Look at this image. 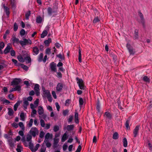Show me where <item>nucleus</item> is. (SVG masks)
I'll use <instances>...</instances> for the list:
<instances>
[{"instance_id": "nucleus-48", "label": "nucleus", "mask_w": 152, "mask_h": 152, "mask_svg": "<svg viewBox=\"0 0 152 152\" xmlns=\"http://www.w3.org/2000/svg\"><path fill=\"white\" fill-rule=\"evenodd\" d=\"M33 121V119L31 118L30 119L29 123L27 124V125L28 127H30L32 126Z\"/></svg>"}, {"instance_id": "nucleus-27", "label": "nucleus", "mask_w": 152, "mask_h": 152, "mask_svg": "<svg viewBox=\"0 0 152 152\" xmlns=\"http://www.w3.org/2000/svg\"><path fill=\"white\" fill-rule=\"evenodd\" d=\"M100 21V18L98 16L95 17L93 21V23L94 24H96L97 23H99Z\"/></svg>"}, {"instance_id": "nucleus-37", "label": "nucleus", "mask_w": 152, "mask_h": 152, "mask_svg": "<svg viewBox=\"0 0 152 152\" xmlns=\"http://www.w3.org/2000/svg\"><path fill=\"white\" fill-rule=\"evenodd\" d=\"M46 150V148L44 145V143H43L41 147L40 152H45Z\"/></svg>"}, {"instance_id": "nucleus-45", "label": "nucleus", "mask_w": 152, "mask_h": 152, "mask_svg": "<svg viewBox=\"0 0 152 152\" xmlns=\"http://www.w3.org/2000/svg\"><path fill=\"white\" fill-rule=\"evenodd\" d=\"M20 117L21 120L23 121L25 120V115L23 112H22L21 113Z\"/></svg>"}, {"instance_id": "nucleus-62", "label": "nucleus", "mask_w": 152, "mask_h": 152, "mask_svg": "<svg viewBox=\"0 0 152 152\" xmlns=\"http://www.w3.org/2000/svg\"><path fill=\"white\" fill-rule=\"evenodd\" d=\"M1 101L3 102V104L7 103V104H9L10 103L9 101L6 99H2L1 100Z\"/></svg>"}, {"instance_id": "nucleus-63", "label": "nucleus", "mask_w": 152, "mask_h": 152, "mask_svg": "<svg viewBox=\"0 0 152 152\" xmlns=\"http://www.w3.org/2000/svg\"><path fill=\"white\" fill-rule=\"evenodd\" d=\"M68 147V146L65 143L63 145V150L64 151H65L66 150Z\"/></svg>"}, {"instance_id": "nucleus-32", "label": "nucleus", "mask_w": 152, "mask_h": 152, "mask_svg": "<svg viewBox=\"0 0 152 152\" xmlns=\"http://www.w3.org/2000/svg\"><path fill=\"white\" fill-rule=\"evenodd\" d=\"M8 115L10 116L13 115L14 113L13 110L12 108H8Z\"/></svg>"}, {"instance_id": "nucleus-35", "label": "nucleus", "mask_w": 152, "mask_h": 152, "mask_svg": "<svg viewBox=\"0 0 152 152\" xmlns=\"http://www.w3.org/2000/svg\"><path fill=\"white\" fill-rule=\"evenodd\" d=\"M29 148L31 150L32 152H33L34 149V144L31 142H29Z\"/></svg>"}, {"instance_id": "nucleus-34", "label": "nucleus", "mask_w": 152, "mask_h": 152, "mask_svg": "<svg viewBox=\"0 0 152 152\" xmlns=\"http://www.w3.org/2000/svg\"><path fill=\"white\" fill-rule=\"evenodd\" d=\"M18 65H20L19 66H20L22 68L26 71H27L28 69V67L23 64H19Z\"/></svg>"}, {"instance_id": "nucleus-30", "label": "nucleus", "mask_w": 152, "mask_h": 152, "mask_svg": "<svg viewBox=\"0 0 152 152\" xmlns=\"http://www.w3.org/2000/svg\"><path fill=\"white\" fill-rule=\"evenodd\" d=\"M20 101H18L17 103H16L14 105V110L15 111H16L17 110V109L19 106V105L20 104Z\"/></svg>"}, {"instance_id": "nucleus-31", "label": "nucleus", "mask_w": 152, "mask_h": 152, "mask_svg": "<svg viewBox=\"0 0 152 152\" xmlns=\"http://www.w3.org/2000/svg\"><path fill=\"white\" fill-rule=\"evenodd\" d=\"M43 92L44 96L45 97H47L50 95V91L48 90H43Z\"/></svg>"}, {"instance_id": "nucleus-26", "label": "nucleus", "mask_w": 152, "mask_h": 152, "mask_svg": "<svg viewBox=\"0 0 152 152\" xmlns=\"http://www.w3.org/2000/svg\"><path fill=\"white\" fill-rule=\"evenodd\" d=\"M23 106L24 108L26 109L27 107V106L29 104V103L28 101L26 99H23Z\"/></svg>"}, {"instance_id": "nucleus-54", "label": "nucleus", "mask_w": 152, "mask_h": 152, "mask_svg": "<svg viewBox=\"0 0 152 152\" xmlns=\"http://www.w3.org/2000/svg\"><path fill=\"white\" fill-rule=\"evenodd\" d=\"M56 56L61 60L64 59V57L63 56L61 53H59L56 55Z\"/></svg>"}, {"instance_id": "nucleus-43", "label": "nucleus", "mask_w": 152, "mask_h": 152, "mask_svg": "<svg viewBox=\"0 0 152 152\" xmlns=\"http://www.w3.org/2000/svg\"><path fill=\"white\" fill-rule=\"evenodd\" d=\"M59 129V127L57 125H55L53 127V130L55 132H58Z\"/></svg>"}, {"instance_id": "nucleus-16", "label": "nucleus", "mask_w": 152, "mask_h": 152, "mask_svg": "<svg viewBox=\"0 0 152 152\" xmlns=\"http://www.w3.org/2000/svg\"><path fill=\"white\" fill-rule=\"evenodd\" d=\"M44 112L43 108L42 106L38 107V113L39 115H41L43 114Z\"/></svg>"}, {"instance_id": "nucleus-14", "label": "nucleus", "mask_w": 152, "mask_h": 152, "mask_svg": "<svg viewBox=\"0 0 152 152\" xmlns=\"http://www.w3.org/2000/svg\"><path fill=\"white\" fill-rule=\"evenodd\" d=\"M59 140L58 138H54V142L53 145V147L54 148H55L58 146V144L59 142Z\"/></svg>"}, {"instance_id": "nucleus-50", "label": "nucleus", "mask_w": 152, "mask_h": 152, "mask_svg": "<svg viewBox=\"0 0 152 152\" xmlns=\"http://www.w3.org/2000/svg\"><path fill=\"white\" fill-rule=\"evenodd\" d=\"M17 148L16 149V151L17 152H21V148H22V147L18 145L17 146Z\"/></svg>"}, {"instance_id": "nucleus-64", "label": "nucleus", "mask_w": 152, "mask_h": 152, "mask_svg": "<svg viewBox=\"0 0 152 152\" xmlns=\"http://www.w3.org/2000/svg\"><path fill=\"white\" fill-rule=\"evenodd\" d=\"M51 52V50L50 49L48 48L45 50V53L47 54H50Z\"/></svg>"}, {"instance_id": "nucleus-4", "label": "nucleus", "mask_w": 152, "mask_h": 152, "mask_svg": "<svg viewBox=\"0 0 152 152\" xmlns=\"http://www.w3.org/2000/svg\"><path fill=\"white\" fill-rule=\"evenodd\" d=\"M21 80L20 78H15L11 82V86L18 85L21 83Z\"/></svg>"}, {"instance_id": "nucleus-25", "label": "nucleus", "mask_w": 152, "mask_h": 152, "mask_svg": "<svg viewBox=\"0 0 152 152\" xmlns=\"http://www.w3.org/2000/svg\"><path fill=\"white\" fill-rule=\"evenodd\" d=\"M142 80L144 82L146 83H149L150 82L149 78L146 76H144L142 77Z\"/></svg>"}, {"instance_id": "nucleus-49", "label": "nucleus", "mask_w": 152, "mask_h": 152, "mask_svg": "<svg viewBox=\"0 0 152 152\" xmlns=\"http://www.w3.org/2000/svg\"><path fill=\"white\" fill-rule=\"evenodd\" d=\"M39 85L37 84H36L34 86V89L35 91H39Z\"/></svg>"}, {"instance_id": "nucleus-59", "label": "nucleus", "mask_w": 152, "mask_h": 152, "mask_svg": "<svg viewBox=\"0 0 152 152\" xmlns=\"http://www.w3.org/2000/svg\"><path fill=\"white\" fill-rule=\"evenodd\" d=\"M25 33V31L24 29H22L20 31V34L21 36H24Z\"/></svg>"}, {"instance_id": "nucleus-3", "label": "nucleus", "mask_w": 152, "mask_h": 152, "mask_svg": "<svg viewBox=\"0 0 152 152\" xmlns=\"http://www.w3.org/2000/svg\"><path fill=\"white\" fill-rule=\"evenodd\" d=\"M126 47L130 55L134 54L135 53L134 50L133 48V47L131 46L130 44L127 43L126 45Z\"/></svg>"}, {"instance_id": "nucleus-29", "label": "nucleus", "mask_w": 152, "mask_h": 152, "mask_svg": "<svg viewBox=\"0 0 152 152\" xmlns=\"http://www.w3.org/2000/svg\"><path fill=\"white\" fill-rule=\"evenodd\" d=\"M96 109L98 113L100 112V106L99 101V100L97 101V102Z\"/></svg>"}, {"instance_id": "nucleus-20", "label": "nucleus", "mask_w": 152, "mask_h": 152, "mask_svg": "<svg viewBox=\"0 0 152 152\" xmlns=\"http://www.w3.org/2000/svg\"><path fill=\"white\" fill-rule=\"evenodd\" d=\"M68 136L67 135L66 133H64L61 139V141L62 142H65L68 138Z\"/></svg>"}, {"instance_id": "nucleus-18", "label": "nucleus", "mask_w": 152, "mask_h": 152, "mask_svg": "<svg viewBox=\"0 0 152 152\" xmlns=\"http://www.w3.org/2000/svg\"><path fill=\"white\" fill-rule=\"evenodd\" d=\"M26 60V63H29L31 62V59L30 56L29 54H27L26 56L25 57V61Z\"/></svg>"}, {"instance_id": "nucleus-17", "label": "nucleus", "mask_w": 152, "mask_h": 152, "mask_svg": "<svg viewBox=\"0 0 152 152\" xmlns=\"http://www.w3.org/2000/svg\"><path fill=\"white\" fill-rule=\"evenodd\" d=\"M9 144L10 147L12 148L14 146V142L13 139H10L8 140Z\"/></svg>"}, {"instance_id": "nucleus-41", "label": "nucleus", "mask_w": 152, "mask_h": 152, "mask_svg": "<svg viewBox=\"0 0 152 152\" xmlns=\"http://www.w3.org/2000/svg\"><path fill=\"white\" fill-rule=\"evenodd\" d=\"M42 19L40 16L37 17L36 19V22L39 23H41L42 21Z\"/></svg>"}, {"instance_id": "nucleus-22", "label": "nucleus", "mask_w": 152, "mask_h": 152, "mask_svg": "<svg viewBox=\"0 0 152 152\" xmlns=\"http://www.w3.org/2000/svg\"><path fill=\"white\" fill-rule=\"evenodd\" d=\"M52 40L51 38H49L48 39L45 40L44 43L47 47H48L49 46L50 43L51 42Z\"/></svg>"}, {"instance_id": "nucleus-10", "label": "nucleus", "mask_w": 152, "mask_h": 152, "mask_svg": "<svg viewBox=\"0 0 152 152\" xmlns=\"http://www.w3.org/2000/svg\"><path fill=\"white\" fill-rule=\"evenodd\" d=\"M3 7L4 10V11L5 12L6 15L9 17L10 14V9L7 7L5 6V4L3 5Z\"/></svg>"}, {"instance_id": "nucleus-5", "label": "nucleus", "mask_w": 152, "mask_h": 152, "mask_svg": "<svg viewBox=\"0 0 152 152\" xmlns=\"http://www.w3.org/2000/svg\"><path fill=\"white\" fill-rule=\"evenodd\" d=\"M140 125H137L133 130V134L134 137H136L138 134L140 128Z\"/></svg>"}, {"instance_id": "nucleus-39", "label": "nucleus", "mask_w": 152, "mask_h": 152, "mask_svg": "<svg viewBox=\"0 0 152 152\" xmlns=\"http://www.w3.org/2000/svg\"><path fill=\"white\" fill-rule=\"evenodd\" d=\"M118 134L117 132H115L114 133L113 136V139L116 140L118 139Z\"/></svg>"}, {"instance_id": "nucleus-21", "label": "nucleus", "mask_w": 152, "mask_h": 152, "mask_svg": "<svg viewBox=\"0 0 152 152\" xmlns=\"http://www.w3.org/2000/svg\"><path fill=\"white\" fill-rule=\"evenodd\" d=\"M104 115L106 117L107 119L110 120L112 118L111 115L108 112H106L105 113Z\"/></svg>"}, {"instance_id": "nucleus-57", "label": "nucleus", "mask_w": 152, "mask_h": 152, "mask_svg": "<svg viewBox=\"0 0 152 152\" xmlns=\"http://www.w3.org/2000/svg\"><path fill=\"white\" fill-rule=\"evenodd\" d=\"M56 72L57 74L56 77L58 78H61L62 77V74L61 72Z\"/></svg>"}, {"instance_id": "nucleus-7", "label": "nucleus", "mask_w": 152, "mask_h": 152, "mask_svg": "<svg viewBox=\"0 0 152 152\" xmlns=\"http://www.w3.org/2000/svg\"><path fill=\"white\" fill-rule=\"evenodd\" d=\"M50 66L51 71L57 72L56 64L54 62H52L50 64Z\"/></svg>"}, {"instance_id": "nucleus-9", "label": "nucleus", "mask_w": 152, "mask_h": 152, "mask_svg": "<svg viewBox=\"0 0 152 152\" xmlns=\"http://www.w3.org/2000/svg\"><path fill=\"white\" fill-rule=\"evenodd\" d=\"M63 88V84L61 83H58L56 87V91L58 92H61Z\"/></svg>"}, {"instance_id": "nucleus-61", "label": "nucleus", "mask_w": 152, "mask_h": 152, "mask_svg": "<svg viewBox=\"0 0 152 152\" xmlns=\"http://www.w3.org/2000/svg\"><path fill=\"white\" fill-rule=\"evenodd\" d=\"M19 126L21 128L22 130L24 129V125L22 122H20L19 123Z\"/></svg>"}, {"instance_id": "nucleus-53", "label": "nucleus", "mask_w": 152, "mask_h": 152, "mask_svg": "<svg viewBox=\"0 0 152 152\" xmlns=\"http://www.w3.org/2000/svg\"><path fill=\"white\" fill-rule=\"evenodd\" d=\"M79 104L80 106H82L83 104L84 101L83 98H79Z\"/></svg>"}, {"instance_id": "nucleus-13", "label": "nucleus", "mask_w": 152, "mask_h": 152, "mask_svg": "<svg viewBox=\"0 0 152 152\" xmlns=\"http://www.w3.org/2000/svg\"><path fill=\"white\" fill-rule=\"evenodd\" d=\"M19 43L22 46L28 44V40L26 39H23V41L20 40Z\"/></svg>"}, {"instance_id": "nucleus-38", "label": "nucleus", "mask_w": 152, "mask_h": 152, "mask_svg": "<svg viewBox=\"0 0 152 152\" xmlns=\"http://www.w3.org/2000/svg\"><path fill=\"white\" fill-rule=\"evenodd\" d=\"M123 146L124 147H126L127 145V141L126 138L125 137L123 140Z\"/></svg>"}, {"instance_id": "nucleus-55", "label": "nucleus", "mask_w": 152, "mask_h": 152, "mask_svg": "<svg viewBox=\"0 0 152 152\" xmlns=\"http://www.w3.org/2000/svg\"><path fill=\"white\" fill-rule=\"evenodd\" d=\"M40 123L41 126L43 127L45 126V123L44 120L42 119H41L40 120Z\"/></svg>"}, {"instance_id": "nucleus-60", "label": "nucleus", "mask_w": 152, "mask_h": 152, "mask_svg": "<svg viewBox=\"0 0 152 152\" xmlns=\"http://www.w3.org/2000/svg\"><path fill=\"white\" fill-rule=\"evenodd\" d=\"M45 134V133L43 131H42L40 132L39 134V137L41 138H43Z\"/></svg>"}, {"instance_id": "nucleus-11", "label": "nucleus", "mask_w": 152, "mask_h": 152, "mask_svg": "<svg viewBox=\"0 0 152 152\" xmlns=\"http://www.w3.org/2000/svg\"><path fill=\"white\" fill-rule=\"evenodd\" d=\"M53 6L52 8L53 10V12H54L55 14H57L58 12V4L56 3H55L53 4Z\"/></svg>"}, {"instance_id": "nucleus-2", "label": "nucleus", "mask_w": 152, "mask_h": 152, "mask_svg": "<svg viewBox=\"0 0 152 152\" xmlns=\"http://www.w3.org/2000/svg\"><path fill=\"white\" fill-rule=\"evenodd\" d=\"M29 133L34 137H35L36 135L38 134L39 130L36 127H32L29 131Z\"/></svg>"}, {"instance_id": "nucleus-28", "label": "nucleus", "mask_w": 152, "mask_h": 152, "mask_svg": "<svg viewBox=\"0 0 152 152\" xmlns=\"http://www.w3.org/2000/svg\"><path fill=\"white\" fill-rule=\"evenodd\" d=\"M48 31L46 30H44L41 34V37L42 38H44L48 34Z\"/></svg>"}, {"instance_id": "nucleus-33", "label": "nucleus", "mask_w": 152, "mask_h": 152, "mask_svg": "<svg viewBox=\"0 0 152 152\" xmlns=\"http://www.w3.org/2000/svg\"><path fill=\"white\" fill-rule=\"evenodd\" d=\"M17 58L19 61L22 63L25 62V58H23L21 55H19L17 56Z\"/></svg>"}, {"instance_id": "nucleus-47", "label": "nucleus", "mask_w": 152, "mask_h": 152, "mask_svg": "<svg viewBox=\"0 0 152 152\" xmlns=\"http://www.w3.org/2000/svg\"><path fill=\"white\" fill-rule=\"evenodd\" d=\"M31 12L29 11L28 12H26L25 14V17L26 20H28L29 17L31 15Z\"/></svg>"}, {"instance_id": "nucleus-36", "label": "nucleus", "mask_w": 152, "mask_h": 152, "mask_svg": "<svg viewBox=\"0 0 152 152\" xmlns=\"http://www.w3.org/2000/svg\"><path fill=\"white\" fill-rule=\"evenodd\" d=\"M79 56H78V60L81 63L82 62L81 60V51L80 49H79Z\"/></svg>"}, {"instance_id": "nucleus-52", "label": "nucleus", "mask_w": 152, "mask_h": 152, "mask_svg": "<svg viewBox=\"0 0 152 152\" xmlns=\"http://www.w3.org/2000/svg\"><path fill=\"white\" fill-rule=\"evenodd\" d=\"M69 110H64L63 112V115L64 116H66L68 113Z\"/></svg>"}, {"instance_id": "nucleus-40", "label": "nucleus", "mask_w": 152, "mask_h": 152, "mask_svg": "<svg viewBox=\"0 0 152 152\" xmlns=\"http://www.w3.org/2000/svg\"><path fill=\"white\" fill-rule=\"evenodd\" d=\"M14 88L15 91H20L21 90V86L20 85H16Z\"/></svg>"}, {"instance_id": "nucleus-8", "label": "nucleus", "mask_w": 152, "mask_h": 152, "mask_svg": "<svg viewBox=\"0 0 152 152\" xmlns=\"http://www.w3.org/2000/svg\"><path fill=\"white\" fill-rule=\"evenodd\" d=\"M10 43H8L7 46L5 48L4 50V53L6 54L10 52L11 50L12 49V47L10 45Z\"/></svg>"}, {"instance_id": "nucleus-23", "label": "nucleus", "mask_w": 152, "mask_h": 152, "mask_svg": "<svg viewBox=\"0 0 152 152\" xmlns=\"http://www.w3.org/2000/svg\"><path fill=\"white\" fill-rule=\"evenodd\" d=\"M138 30L137 29H136L134 31V39L135 40L137 39L138 38Z\"/></svg>"}, {"instance_id": "nucleus-15", "label": "nucleus", "mask_w": 152, "mask_h": 152, "mask_svg": "<svg viewBox=\"0 0 152 152\" xmlns=\"http://www.w3.org/2000/svg\"><path fill=\"white\" fill-rule=\"evenodd\" d=\"M74 127L75 126L73 124L68 125L66 126V129L68 132H71L73 130Z\"/></svg>"}, {"instance_id": "nucleus-6", "label": "nucleus", "mask_w": 152, "mask_h": 152, "mask_svg": "<svg viewBox=\"0 0 152 152\" xmlns=\"http://www.w3.org/2000/svg\"><path fill=\"white\" fill-rule=\"evenodd\" d=\"M138 15L140 18L141 23L143 27L144 28H145V26L143 15L140 11L138 12Z\"/></svg>"}, {"instance_id": "nucleus-1", "label": "nucleus", "mask_w": 152, "mask_h": 152, "mask_svg": "<svg viewBox=\"0 0 152 152\" xmlns=\"http://www.w3.org/2000/svg\"><path fill=\"white\" fill-rule=\"evenodd\" d=\"M76 80L79 88L81 90H85L86 87L84 84L83 80L77 77L76 78Z\"/></svg>"}, {"instance_id": "nucleus-58", "label": "nucleus", "mask_w": 152, "mask_h": 152, "mask_svg": "<svg viewBox=\"0 0 152 152\" xmlns=\"http://www.w3.org/2000/svg\"><path fill=\"white\" fill-rule=\"evenodd\" d=\"M18 26L17 23H15L13 26V30L14 31H17L18 30Z\"/></svg>"}, {"instance_id": "nucleus-42", "label": "nucleus", "mask_w": 152, "mask_h": 152, "mask_svg": "<svg viewBox=\"0 0 152 152\" xmlns=\"http://www.w3.org/2000/svg\"><path fill=\"white\" fill-rule=\"evenodd\" d=\"M32 137L31 135L28 134L26 137V140L27 142H32Z\"/></svg>"}, {"instance_id": "nucleus-19", "label": "nucleus", "mask_w": 152, "mask_h": 152, "mask_svg": "<svg viewBox=\"0 0 152 152\" xmlns=\"http://www.w3.org/2000/svg\"><path fill=\"white\" fill-rule=\"evenodd\" d=\"M48 14L49 16H51L52 13H55V12H53V9L50 7H48L47 9Z\"/></svg>"}, {"instance_id": "nucleus-51", "label": "nucleus", "mask_w": 152, "mask_h": 152, "mask_svg": "<svg viewBox=\"0 0 152 152\" xmlns=\"http://www.w3.org/2000/svg\"><path fill=\"white\" fill-rule=\"evenodd\" d=\"M12 61L13 63H14V64L16 66H20V65H18V64L20 63H18V61L16 60L15 59H12Z\"/></svg>"}, {"instance_id": "nucleus-46", "label": "nucleus", "mask_w": 152, "mask_h": 152, "mask_svg": "<svg viewBox=\"0 0 152 152\" xmlns=\"http://www.w3.org/2000/svg\"><path fill=\"white\" fill-rule=\"evenodd\" d=\"M73 118V116L72 115H70L69 116V118L67 120L68 122L69 123H70L72 122Z\"/></svg>"}, {"instance_id": "nucleus-12", "label": "nucleus", "mask_w": 152, "mask_h": 152, "mask_svg": "<svg viewBox=\"0 0 152 152\" xmlns=\"http://www.w3.org/2000/svg\"><path fill=\"white\" fill-rule=\"evenodd\" d=\"M33 55H37L39 53V50L37 46L33 47Z\"/></svg>"}, {"instance_id": "nucleus-56", "label": "nucleus", "mask_w": 152, "mask_h": 152, "mask_svg": "<svg viewBox=\"0 0 152 152\" xmlns=\"http://www.w3.org/2000/svg\"><path fill=\"white\" fill-rule=\"evenodd\" d=\"M39 145H40L39 144H37L36 145V146H35L34 148L33 149V152H35L36 151H37L38 150Z\"/></svg>"}, {"instance_id": "nucleus-24", "label": "nucleus", "mask_w": 152, "mask_h": 152, "mask_svg": "<svg viewBox=\"0 0 152 152\" xmlns=\"http://www.w3.org/2000/svg\"><path fill=\"white\" fill-rule=\"evenodd\" d=\"M43 54L42 53H40L38 57V61L39 62H42L43 61Z\"/></svg>"}, {"instance_id": "nucleus-44", "label": "nucleus", "mask_w": 152, "mask_h": 152, "mask_svg": "<svg viewBox=\"0 0 152 152\" xmlns=\"http://www.w3.org/2000/svg\"><path fill=\"white\" fill-rule=\"evenodd\" d=\"M12 42L13 43H18V42H19V39L15 37H14L12 40Z\"/></svg>"}]
</instances>
